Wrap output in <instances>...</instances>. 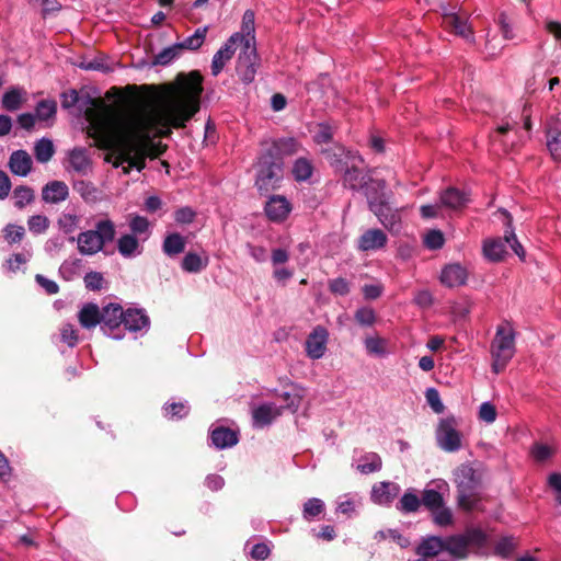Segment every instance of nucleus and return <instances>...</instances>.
Instances as JSON below:
<instances>
[{
  "mask_svg": "<svg viewBox=\"0 0 561 561\" xmlns=\"http://www.w3.org/2000/svg\"><path fill=\"white\" fill-rule=\"evenodd\" d=\"M299 144L293 137L279 138L265 150L267 153H272L276 158H279L280 161H284V157L293 156L298 151Z\"/></svg>",
  "mask_w": 561,
  "mask_h": 561,
  "instance_id": "26",
  "label": "nucleus"
},
{
  "mask_svg": "<svg viewBox=\"0 0 561 561\" xmlns=\"http://www.w3.org/2000/svg\"><path fill=\"white\" fill-rule=\"evenodd\" d=\"M79 222H80V217L76 214H70V213H62L57 220V225H58L59 229L65 234H70V233L75 232L79 226Z\"/></svg>",
  "mask_w": 561,
  "mask_h": 561,
  "instance_id": "48",
  "label": "nucleus"
},
{
  "mask_svg": "<svg viewBox=\"0 0 561 561\" xmlns=\"http://www.w3.org/2000/svg\"><path fill=\"white\" fill-rule=\"evenodd\" d=\"M208 26L198 27L193 35L186 37L183 42L176 43L180 49L196 50L202 47L205 42Z\"/></svg>",
  "mask_w": 561,
  "mask_h": 561,
  "instance_id": "42",
  "label": "nucleus"
},
{
  "mask_svg": "<svg viewBox=\"0 0 561 561\" xmlns=\"http://www.w3.org/2000/svg\"><path fill=\"white\" fill-rule=\"evenodd\" d=\"M329 332L322 325H317L309 333L305 342L306 355L311 359H320L327 352Z\"/></svg>",
  "mask_w": 561,
  "mask_h": 561,
  "instance_id": "14",
  "label": "nucleus"
},
{
  "mask_svg": "<svg viewBox=\"0 0 561 561\" xmlns=\"http://www.w3.org/2000/svg\"><path fill=\"white\" fill-rule=\"evenodd\" d=\"M387 234L378 228L367 229L357 240V250L362 252L378 251L387 245Z\"/></svg>",
  "mask_w": 561,
  "mask_h": 561,
  "instance_id": "15",
  "label": "nucleus"
},
{
  "mask_svg": "<svg viewBox=\"0 0 561 561\" xmlns=\"http://www.w3.org/2000/svg\"><path fill=\"white\" fill-rule=\"evenodd\" d=\"M355 158L351 151L341 149L339 153L329 154V162L336 173L343 174L342 181L345 187L359 191L364 187L368 176L364 175L355 164H350L351 160Z\"/></svg>",
  "mask_w": 561,
  "mask_h": 561,
  "instance_id": "7",
  "label": "nucleus"
},
{
  "mask_svg": "<svg viewBox=\"0 0 561 561\" xmlns=\"http://www.w3.org/2000/svg\"><path fill=\"white\" fill-rule=\"evenodd\" d=\"M421 501L430 512L439 508V506L445 503L443 495L434 489H425L422 493Z\"/></svg>",
  "mask_w": 561,
  "mask_h": 561,
  "instance_id": "49",
  "label": "nucleus"
},
{
  "mask_svg": "<svg viewBox=\"0 0 561 561\" xmlns=\"http://www.w3.org/2000/svg\"><path fill=\"white\" fill-rule=\"evenodd\" d=\"M444 234L439 230H431L426 236L424 243L431 250L440 249L444 245Z\"/></svg>",
  "mask_w": 561,
  "mask_h": 561,
  "instance_id": "60",
  "label": "nucleus"
},
{
  "mask_svg": "<svg viewBox=\"0 0 561 561\" xmlns=\"http://www.w3.org/2000/svg\"><path fill=\"white\" fill-rule=\"evenodd\" d=\"M69 168L78 174L85 175L92 169V160L85 148H75L68 154Z\"/></svg>",
  "mask_w": 561,
  "mask_h": 561,
  "instance_id": "23",
  "label": "nucleus"
},
{
  "mask_svg": "<svg viewBox=\"0 0 561 561\" xmlns=\"http://www.w3.org/2000/svg\"><path fill=\"white\" fill-rule=\"evenodd\" d=\"M195 217V210L188 206L181 207L174 211V219L181 225L193 222Z\"/></svg>",
  "mask_w": 561,
  "mask_h": 561,
  "instance_id": "63",
  "label": "nucleus"
},
{
  "mask_svg": "<svg viewBox=\"0 0 561 561\" xmlns=\"http://www.w3.org/2000/svg\"><path fill=\"white\" fill-rule=\"evenodd\" d=\"M150 325L149 317L141 309H127L124 310L123 332H138L147 330Z\"/></svg>",
  "mask_w": 561,
  "mask_h": 561,
  "instance_id": "21",
  "label": "nucleus"
},
{
  "mask_svg": "<svg viewBox=\"0 0 561 561\" xmlns=\"http://www.w3.org/2000/svg\"><path fill=\"white\" fill-rule=\"evenodd\" d=\"M163 415L168 420H181L188 415L190 405L186 401L167 402L163 408Z\"/></svg>",
  "mask_w": 561,
  "mask_h": 561,
  "instance_id": "36",
  "label": "nucleus"
},
{
  "mask_svg": "<svg viewBox=\"0 0 561 561\" xmlns=\"http://www.w3.org/2000/svg\"><path fill=\"white\" fill-rule=\"evenodd\" d=\"M60 340L69 347H75L79 342L78 332L71 323H65L60 329Z\"/></svg>",
  "mask_w": 561,
  "mask_h": 561,
  "instance_id": "57",
  "label": "nucleus"
},
{
  "mask_svg": "<svg viewBox=\"0 0 561 561\" xmlns=\"http://www.w3.org/2000/svg\"><path fill=\"white\" fill-rule=\"evenodd\" d=\"M68 197L69 188L62 181H50L42 188V199L47 204H59Z\"/></svg>",
  "mask_w": 561,
  "mask_h": 561,
  "instance_id": "18",
  "label": "nucleus"
},
{
  "mask_svg": "<svg viewBox=\"0 0 561 561\" xmlns=\"http://www.w3.org/2000/svg\"><path fill=\"white\" fill-rule=\"evenodd\" d=\"M209 438L217 449L233 447L239 442V433L226 426L210 428Z\"/></svg>",
  "mask_w": 561,
  "mask_h": 561,
  "instance_id": "17",
  "label": "nucleus"
},
{
  "mask_svg": "<svg viewBox=\"0 0 561 561\" xmlns=\"http://www.w3.org/2000/svg\"><path fill=\"white\" fill-rule=\"evenodd\" d=\"M443 25L454 32L457 35L469 37L472 32L468 25V20L466 16H462L458 13H444L443 15Z\"/></svg>",
  "mask_w": 561,
  "mask_h": 561,
  "instance_id": "27",
  "label": "nucleus"
},
{
  "mask_svg": "<svg viewBox=\"0 0 561 561\" xmlns=\"http://www.w3.org/2000/svg\"><path fill=\"white\" fill-rule=\"evenodd\" d=\"M241 36L238 38L242 45H247V41L255 43V14L252 10H247L242 16L241 32L236 33Z\"/></svg>",
  "mask_w": 561,
  "mask_h": 561,
  "instance_id": "30",
  "label": "nucleus"
},
{
  "mask_svg": "<svg viewBox=\"0 0 561 561\" xmlns=\"http://www.w3.org/2000/svg\"><path fill=\"white\" fill-rule=\"evenodd\" d=\"M370 210L377 216L379 222L390 232H398L401 229V215L399 209L390 207L388 201L378 203L370 202Z\"/></svg>",
  "mask_w": 561,
  "mask_h": 561,
  "instance_id": "13",
  "label": "nucleus"
},
{
  "mask_svg": "<svg viewBox=\"0 0 561 561\" xmlns=\"http://www.w3.org/2000/svg\"><path fill=\"white\" fill-rule=\"evenodd\" d=\"M547 147L552 159L561 163V125L556 124L548 129Z\"/></svg>",
  "mask_w": 561,
  "mask_h": 561,
  "instance_id": "33",
  "label": "nucleus"
},
{
  "mask_svg": "<svg viewBox=\"0 0 561 561\" xmlns=\"http://www.w3.org/2000/svg\"><path fill=\"white\" fill-rule=\"evenodd\" d=\"M400 486L393 482L382 481L373 486L371 500L380 505L390 504L399 494Z\"/></svg>",
  "mask_w": 561,
  "mask_h": 561,
  "instance_id": "22",
  "label": "nucleus"
},
{
  "mask_svg": "<svg viewBox=\"0 0 561 561\" xmlns=\"http://www.w3.org/2000/svg\"><path fill=\"white\" fill-rule=\"evenodd\" d=\"M129 228L131 230V234L134 236H137V234H142V233H147L148 230H149V221L146 217L144 216H139V215H135L130 218L129 220Z\"/></svg>",
  "mask_w": 561,
  "mask_h": 561,
  "instance_id": "59",
  "label": "nucleus"
},
{
  "mask_svg": "<svg viewBox=\"0 0 561 561\" xmlns=\"http://www.w3.org/2000/svg\"><path fill=\"white\" fill-rule=\"evenodd\" d=\"M458 507L470 513L481 510V476L470 463H461L454 471Z\"/></svg>",
  "mask_w": 561,
  "mask_h": 561,
  "instance_id": "3",
  "label": "nucleus"
},
{
  "mask_svg": "<svg viewBox=\"0 0 561 561\" xmlns=\"http://www.w3.org/2000/svg\"><path fill=\"white\" fill-rule=\"evenodd\" d=\"M458 422L454 415L442 419L436 430L438 446L447 451L455 453L461 448V434L457 430Z\"/></svg>",
  "mask_w": 561,
  "mask_h": 561,
  "instance_id": "9",
  "label": "nucleus"
},
{
  "mask_svg": "<svg viewBox=\"0 0 561 561\" xmlns=\"http://www.w3.org/2000/svg\"><path fill=\"white\" fill-rule=\"evenodd\" d=\"M356 322L363 327H370L376 321V313L370 307H360L354 316Z\"/></svg>",
  "mask_w": 561,
  "mask_h": 561,
  "instance_id": "56",
  "label": "nucleus"
},
{
  "mask_svg": "<svg viewBox=\"0 0 561 561\" xmlns=\"http://www.w3.org/2000/svg\"><path fill=\"white\" fill-rule=\"evenodd\" d=\"M57 111L56 102L53 100H42L37 103L35 112L41 121H47L55 116Z\"/></svg>",
  "mask_w": 561,
  "mask_h": 561,
  "instance_id": "52",
  "label": "nucleus"
},
{
  "mask_svg": "<svg viewBox=\"0 0 561 561\" xmlns=\"http://www.w3.org/2000/svg\"><path fill=\"white\" fill-rule=\"evenodd\" d=\"M467 271L459 264H449L440 273V282L447 287H458L466 284Z\"/></svg>",
  "mask_w": 561,
  "mask_h": 561,
  "instance_id": "24",
  "label": "nucleus"
},
{
  "mask_svg": "<svg viewBox=\"0 0 561 561\" xmlns=\"http://www.w3.org/2000/svg\"><path fill=\"white\" fill-rule=\"evenodd\" d=\"M421 505L422 501L416 491L409 489L397 503V510L403 514H411L417 512Z\"/></svg>",
  "mask_w": 561,
  "mask_h": 561,
  "instance_id": "34",
  "label": "nucleus"
},
{
  "mask_svg": "<svg viewBox=\"0 0 561 561\" xmlns=\"http://www.w3.org/2000/svg\"><path fill=\"white\" fill-rule=\"evenodd\" d=\"M32 256L31 251L25 253H13L3 264L4 268L10 273H15L21 265L25 264Z\"/></svg>",
  "mask_w": 561,
  "mask_h": 561,
  "instance_id": "53",
  "label": "nucleus"
},
{
  "mask_svg": "<svg viewBox=\"0 0 561 561\" xmlns=\"http://www.w3.org/2000/svg\"><path fill=\"white\" fill-rule=\"evenodd\" d=\"M115 225L110 219L99 220L94 230L80 232L77 238L78 250L83 255H93L115 239Z\"/></svg>",
  "mask_w": 561,
  "mask_h": 561,
  "instance_id": "5",
  "label": "nucleus"
},
{
  "mask_svg": "<svg viewBox=\"0 0 561 561\" xmlns=\"http://www.w3.org/2000/svg\"><path fill=\"white\" fill-rule=\"evenodd\" d=\"M515 354V331L511 323L506 322L496 329L491 343L492 370L502 373Z\"/></svg>",
  "mask_w": 561,
  "mask_h": 561,
  "instance_id": "4",
  "label": "nucleus"
},
{
  "mask_svg": "<svg viewBox=\"0 0 561 561\" xmlns=\"http://www.w3.org/2000/svg\"><path fill=\"white\" fill-rule=\"evenodd\" d=\"M284 161L279 158L272 156L264 151L259 158V169L255 180L257 190L262 192H270L279 186L283 179Z\"/></svg>",
  "mask_w": 561,
  "mask_h": 561,
  "instance_id": "8",
  "label": "nucleus"
},
{
  "mask_svg": "<svg viewBox=\"0 0 561 561\" xmlns=\"http://www.w3.org/2000/svg\"><path fill=\"white\" fill-rule=\"evenodd\" d=\"M186 240L179 232H172L165 236L162 250L168 256H175L185 249Z\"/></svg>",
  "mask_w": 561,
  "mask_h": 561,
  "instance_id": "35",
  "label": "nucleus"
},
{
  "mask_svg": "<svg viewBox=\"0 0 561 561\" xmlns=\"http://www.w3.org/2000/svg\"><path fill=\"white\" fill-rule=\"evenodd\" d=\"M241 36L232 34L227 42L216 51L211 60V75L217 77L226 64L232 58L234 54V45Z\"/></svg>",
  "mask_w": 561,
  "mask_h": 561,
  "instance_id": "16",
  "label": "nucleus"
},
{
  "mask_svg": "<svg viewBox=\"0 0 561 561\" xmlns=\"http://www.w3.org/2000/svg\"><path fill=\"white\" fill-rule=\"evenodd\" d=\"M431 515L435 525L439 527H448L454 524V515L449 507L445 506V503L431 511Z\"/></svg>",
  "mask_w": 561,
  "mask_h": 561,
  "instance_id": "47",
  "label": "nucleus"
},
{
  "mask_svg": "<svg viewBox=\"0 0 561 561\" xmlns=\"http://www.w3.org/2000/svg\"><path fill=\"white\" fill-rule=\"evenodd\" d=\"M259 56L256 53L255 43H251V41H247V45H243L242 50L240 51L237 60L236 70L244 83H251L256 73V68L259 65Z\"/></svg>",
  "mask_w": 561,
  "mask_h": 561,
  "instance_id": "11",
  "label": "nucleus"
},
{
  "mask_svg": "<svg viewBox=\"0 0 561 561\" xmlns=\"http://www.w3.org/2000/svg\"><path fill=\"white\" fill-rule=\"evenodd\" d=\"M26 92L19 87H12L2 95V107L9 112L19 110L24 101Z\"/></svg>",
  "mask_w": 561,
  "mask_h": 561,
  "instance_id": "32",
  "label": "nucleus"
},
{
  "mask_svg": "<svg viewBox=\"0 0 561 561\" xmlns=\"http://www.w3.org/2000/svg\"><path fill=\"white\" fill-rule=\"evenodd\" d=\"M124 309L119 304H108L102 308L100 328L102 332L114 339L121 340L123 333Z\"/></svg>",
  "mask_w": 561,
  "mask_h": 561,
  "instance_id": "10",
  "label": "nucleus"
},
{
  "mask_svg": "<svg viewBox=\"0 0 561 561\" xmlns=\"http://www.w3.org/2000/svg\"><path fill=\"white\" fill-rule=\"evenodd\" d=\"M329 289L332 294L346 296L350 293V284L343 277H337L329 282Z\"/></svg>",
  "mask_w": 561,
  "mask_h": 561,
  "instance_id": "61",
  "label": "nucleus"
},
{
  "mask_svg": "<svg viewBox=\"0 0 561 561\" xmlns=\"http://www.w3.org/2000/svg\"><path fill=\"white\" fill-rule=\"evenodd\" d=\"M442 206L451 210H460L469 203V195L466 191L448 187L439 194Z\"/></svg>",
  "mask_w": 561,
  "mask_h": 561,
  "instance_id": "19",
  "label": "nucleus"
},
{
  "mask_svg": "<svg viewBox=\"0 0 561 561\" xmlns=\"http://www.w3.org/2000/svg\"><path fill=\"white\" fill-rule=\"evenodd\" d=\"M282 414V408L275 403H263L252 410L253 425L264 427L270 425L277 416Z\"/></svg>",
  "mask_w": 561,
  "mask_h": 561,
  "instance_id": "20",
  "label": "nucleus"
},
{
  "mask_svg": "<svg viewBox=\"0 0 561 561\" xmlns=\"http://www.w3.org/2000/svg\"><path fill=\"white\" fill-rule=\"evenodd\" d=\"M208 265V257L202 259L198 254L188 252L182 260L181 267L187 273H198Z\"/></svg>",
  "mask_w": 561,
  "mask_h": 561,
  "instance_id": "38",
  "label": "nucleus"
},
{
  "mask_svg": "<svg viewBox=\"0 0 561 561\" xmlns=\"http://www.w3.org/2000/svg\"><path fill=\"white\" fill-rule=\"evenodd\" d=\"M101 311L102 309L93 302L84 304L78 312L80 325L88 330L95 328L98 324L100 325Z\"/></svg>",
  "mask_w": 561,
  "mask_h": 561,
  "instance_id": "28",
  "label": "nucleus"
},
{
  "mask_svg": "<svg viewBox=\"0 0 561 561\" xmlns=\"http://www.w3.org/2000/svg\"><path fill=\"white\" fill-rule=\"evenodd\" d=\"M382 467V460L376 453H368L360 459V463L357 465V470L363 474H369L377 472Z\"/></svg>",
  "mask_w": 561,
  "mask_h": 561,
  "instance_id": "39",
  "label": "nucleus"
},
{
  "mask_svg": "<svg viewBox=\"0 0 561 561\" xmlns=\"http://www.w3.org/2000/svg\"><path fill=\"white\" fill-rule=\"evenodd\" d=\"M130 114H117L110 105L102 100H94L93 107L85 111L87 119L90 123L91 136L96 140L102 149L112 150L115 154L113 167L118 168L123 163L125 174L129 173L131 168L142 171L146 168V159L160 157L165 146L160 141H153V137H163L157 126H150L138 135H127L123 128L122 121Z\"/></svg>",
  "mask_w": 561,
  "mask_h": 561,
  "instance_id": "1",
  "label": "nucleus"
},
{
  "mask_svg": "<svg viewBox=\"0 0 561 561\" xmlns=\"http://www.w3.org/2000/svg\"><path fill=\"white\" fill-rule=\"evenodd\" d=\"M271 554V547L267 542L254 543L250 549V556L254 560H266Z\"/></svg>",
  "mask_w": 561,
  "mask_h": 561,
  "instance_id": "62",
  "label": "nucleus"
},
{
  "mask_svg": "<svg viewBox=\"0 0 561 561\" xmlns=\"http://www.w3.org/2000/svg\"><path fill=\"white\" fill-rule=\"evenodd\" d=\"M445 551L455 559H466L470 548L481 549L485 546L488 536L478 527L467 528L462 534L451 535L444 538Z\"/></svg>",
  "mask_w": 561,
  "mask_h": 561,
  "instance_id": "6",
  "label": "nucleus"
},
{
  "mask_svg": "<svg viewBox=\"0 0 561 561\" xmlns=\"http://www.w3.org/2000/svg\"><path fill=\"white\" fill-rule=\"evenodd\" d=\"M14 205L18 209H23L35 199L34 190L27 185H19L13 190Z\"/></svg>",
  "mask_w": 561,
  "mask_h": 561,
  "instance_id": "41",
  "label": "nucleus"
},
{
  "mask_svg": "<svg viewBox=\"0 0 561 561\" xmlns=\"http://www.w3.org/2000/svg\"><path fill=\"white\" fill-rule=\"evenodd\" d=\"M203 78L198 71H192L180 80L179 90L161 104L142 107L130 112L122 121L127 135H138L139 131L157 126L160 135L169 136L170 127L183 128L199 110V98L203 92Z\"/></svg>",
  "mask_w": 561,
  "mask_h": 561,
  "instance_id": "2",
  "label": "nucleus"
},
{
  "mask_svg": "<svg viewBox=\"0 0 561 561\" xmlns=\"http://www.w3.org/2000/svg\"><path fill=\"white\" fill-rule=\"evenodd\" d=\"M180 51V45L175 43L172 46H169L164 48L162 51H160L154 57V64L161 66L169 65L173 59H175L179 56Z\"/></svg>",
  "mask_w": 561,
  "mask_h": 561,
  "instance_id": "55",
  "label": "nucleus"
},
{
  "mask_svg": "<svg viewBox=\"0 0 561 561\" xmlns=\"http://www.w3.org/2000/svg\"><path fill=\"white\" fill-rule=\"evenodd\" d=\"M293 210V205L284 195H271L264 205V214L271 222L283 224Z\"/></svg>",
  "mask_w": 561,
  "mask_h": 561,
  "instance_id": "12",
  "label": "nucleus"
},
{
  "mask_svg": "<svg viewBox=\"0 0 561 561\" xmlns=\"http://www.w3.org/2000/svg\"><path fill=\"white\" fill-rule=\"evenodd\" d=\"M73 188L85 201L91 202L96 199L98 190L93 183L84 180H79L73 183Z\"/></svg>",
  "mask_w": 561,
  "mask_h": 561,
  "instance_id": "51",
  "label": "nucleus"
},
{
  "mask_svg": "<svg viewBox=\"0 0 561 561\" xmlns=\"http://www.w3.org/2000/svg\"><path fill=\"white\" fill-rule=\"evenodd\" d=\"M483 253L489 260L499 262L506 254L505 243L501 240H488L483 244Z\"/></svg>",
  "mask_w": 561,
  "mask_h": 561,
  "instance_id": "40",
  "label": "nucleus"
},
{
  "mask_svg": "<svg viewBox=\"0 0 561 561\" xmlns=\"http://www.w3.org/2000/svg\"><path fill=\"white\" fill-rule=\"evenodd\" d=\"M313 171L312 163L306 158H299L293 167V175L296 181L304 182L311 178Z\"/></svg>",
  "mask_w": 561,
  "mask_h": 561,
  "instance_id": "44",
  "label": "nucleus"
},
{
  "mask_svg": "<svg viewBox=\"0 0 561 561\" xmlns=\"http://www.w3.org/2000/svg\"><path fill=\"white\" fill-rule=\"evenodd\" d=\"M34 151H35V158L38 162H41V163L48 162L55 153L53 141L47 138L39 139L35 144Z\"/></svg>",
  "mask_w": 561,
  "mask_h": 561,
  "instance_id": "43",
  "label": "nucleus"
},
{
  "mask_svg": "<svg viewBox=\"0 0 561 561\" xmlns=\"http://www.w3.org/2000/svg\"><path fill=\"white\" fill-rule=\"evenodd\" d=\"M324 510H325V504L321 499H318V497L308 499L304 503L302 517L306 520L311 522L316 518H319L320 515L324 513Z\"/></svg>",
  "mask_w": 561,
  "mask_h": 561,
  "instance_id": "37",
  "label": "nucleus"
},
{
  "mask_svg": "<svg viewBox=\"0 0 561 561\" xmlns=\"http://www.w3.org/2000/svg\"><path fill=\"white\" fill-rule=\"evenodd\" d=\"M3 238L9 245L19 244L25 237L23 226L8 224L2 229Z\"/></svg>",
  "mask_w": 561,
  "mask_h": 561,
  "instance_id": "46",
  "label": "nucleus"
},
{
  "mask_svg": "<svg viewBox=\"0 0 561 561\" xmlns=\"http://www.w3.org/2000/svg\"><path fill=\"white\" fill-rule=\"evenodd\" d=\"M49 225L50 221L45 215H33L27 219V228L34 234L45 233Z\"/></svg>",
  "mask_w": 561,
  "mask_h": 561,
  "instance_id": "50",
  "label": "nucleus"
},
{
  "mask_svg": "<svg viewBox=\"0 0 561 561\" xmlns=\"http://www.w3.org/2000/svg\"><path fill=\"white\" fill-rule=\"evenodd\" d=\"M425 398L428 403V405L432 408V410L435 413H443L445 410V405L443 404L440 400V396L437 389L435 388H427L425 391Z\"/></svg>",
  "mask_w": 561,
  "mask_h": 561,
  "instance_id": "58",
  "label": "nucleus"
},
{
  "mask_svg": "<svg viewBox=\"0 0 561 561\" xmlns=\"http://www.w3.org/2000/svg\"><path fill=\"white\" fill-rule=\"evenodd\" d=\"M516 546L513 537H503L496 542L494 553L502 558H508L516 549Z\"/></svg>",
  "mask_w": 561,
  "mask_h": 561,
  "instance_id": "54",
  "label": "nucleus"
},
{
  "mask_svg": "<svg viewBox=\"0 0 561 561\" xmlns=\"http://www.w3.org/2000/svg\"><path fill=\"white\" fill-rule=\"evenodd\" d=\"M104 277L99 272H89L84 276V285L90 290H100L103 287Z\"/></svg>",
  "mask_w": 561,
  "mask_h": 561,
  "instance_id": "64",
  "label": "nucleus"
},
{
  "mask_svg": "<svg viewBox=\"0 0 561 561\" xmlns=\"http://www.w3.org/2000/svg\"><path fill=\"white\" fill-rule=\"evenodd\" d=\"M557 453V448L552 445H547L542 443H535L530 447V456L537 462H543L551 457H553Z\"/></svg>",
  "mask_w": 561,
  "mask_h": 561,
  "instance_id": "45",
  "label": "nucleus"
},
{
  "mask_svg": "<svg viewBox=\"0 0 561 561\" xmlns=\"http://www.w3.org/2000/svg\"><path fill=\"white\" fill-rule=\"evenodd\" d=\"M386 181L379 179L367 178L365 185L362 190H364L365 196L368 202V206L370 207V202L376 199L378 203L387 202L386 196Z\"/></svg>",
  "mask_w": 561,
  "mask_h": 561,
  "instance_id": "29",
  "label": "nucleus"
},
{
  "mask_svg": "<svg viewBox=\"0 0 561 561\" xmlns=\"http://www.w3.org/2000/svg\"><path fill=\"white\" fill-rule=\"evenodd\" d=\"M117 250L124 257H133L141 253L139 241L131 233H126L118 238Z\"/></svg>",
  "mask_w": 561,
  "mask_h": 561,
  "instance_id": "31",
  "label": "nucleus"
},
{
  "mask_svg": "<svg viewBox=\"0 0 561 561\" xmlns=\"http://www.w3.org/2000/svg\"><path fill=\"white\" fill-rule=\"evenodd\" d=\"M31 156L25 150H15L10 156V171L19 176H26L32 170Z\"/></svg>",
  "mask_w": 561,
  "mask_h": 561,
  "instance_id": "25",
  "label": "nucleus"
}]
</instances>
